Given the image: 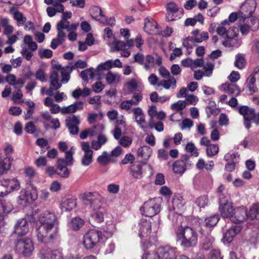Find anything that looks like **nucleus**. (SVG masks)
I'll list each match as a JSON object with an SVG mask.
<instances>
[{
  "mask_svg": "<svg viewBox=\"0 0 259 259\" xmlns=\"http://www.w3.org/2000/svg\"><path fill=\"white\" fill-rule=\"evenodd\" d=\"M36 227L38 241L50 243L58 240V221L54 212L46 211L41 213L37 222Z\"/></svg>",
  "mask_w": 259,
  "mask_h": 259,
  "instance_id": "f257e3e1",
  "label": "nucleus"
},
{
  "mask_svg": "<svg viewBox=\"0 0 259 259\" xmlns=\"http://www.w3.org/2000/svg\"><path fill=\"white\" fill-rule=\"evenodd\" d=\"M176 241L184 247H192L196 245L198 235L193 228L180 226L175 231Z\"/></svg>",
  "mask_w": 259,
  "mask_h": 259,
  "instance_id": "f03ea898",
  "label": "nucleus"
},
{
  "mask_svg": "<svg viewBox=\"0 0 259 259\" xmlns=\"http://www.w3.org/2000/svg\"><path fill=\"white\" fill-rule=\"evenodd\" d=\"M219 204V210L223 218L229 219L236 225L242 221L241 207L233 208L232 203L228 202L227 198H225L222 195L220 196Z\"/></svg>",
  "mask_w": 259,
  "mask_h": 259,
  "instance_id": "7ed1b4c3",
  "label": "nucleus"
},
{
  "mask_svg": "<svg viewBox=\"0 0 259 259\" xmlns=\"http://www.w3.org/2000/svg\"><path fill=\"white\" fill-rule=\"evenodd\" d=\"M159 228V221L152 223L150 220L141 219L138 224L135 225L133 229L137 232L141 239L154 237Z\"/></svg>",
  "mask_w": 259,
  "mask_h": 259,
  "instance_id": "20e7f679",
  "label": "nucleus"
},
{
  "mask_svg": "<svg viewBox=\"0 0 259 259\" xmlns=\"http://www.w3.org/2000/svg\"><path fill=\"white\" fill-rule=\"evenodd\" d=\"M107 238L100 231L95 229L89 230L83 236V244L87 250L100 247Z\"/></svg>",
  "mask_w": 259,
  "mask_h": 259,
  "instance_id": "39448f33",
  "label": "nucleus"
},
{
  "mask_svg": "<svg viewBox=\"0 0 259 259\" xmlns=\"http://www.w3.org/2000/svg\"><path fill=\"white\" fill-rule=\"evenodd\" d=\"M162 202V199L160 197L149 199L140 207L141 213L148 217L155 215L161 211Z\"/></svg>",
  "mask_w": 259,
  "mask_h": 259,
  "instance_id": "423d86ee",
  "label": "nucleus"
},
{
  "mask_svg": "<svg viewBox=\"0 0 259 259\" xmlns=\"http://www.w3.org/2000/svg\"><path fill=\"white\" fill-rule=\"evenodd\" d=\"M83 202L89 203L90 207L94 210L104 208L103 207V197L98 192H86L81 196Z\"/></svg>",
  "mask_w": 259,
  "mask_h": 259,
  "instance_id": "0eeeda50",
  "label": "nucleus"
},
{
  "mask_svg": "<svg viewBox=\"0 0 259 259\" xmlns=\"http://www.w3.org/2000/svg\"><path fill=\"white\" fill-rule=\"evenodd\" d=\"M219 219L218 214L210 215L204 220L198 219L196 221L195 230L198 231L202 235H205V232H210V228L217 225Z\"/></svg>",
  "mask_w": 259,
  "mask_h": 259,
  "instance_id": "6e6552de",
  "label": "nucleus"
},
{
  "mask_svg": "<svg viewBox=\"0 0 259 259\" xmlns=\"http://www.w3.org/2000/svg\"><path fill=\"white\" fill-rule=\"evenodd\" d=\"M15 248L19 253L28 257L34 250L33 243L29 238L19 239L16 243Z\"/></svg>",
  "mask_w": 259,
  "mask_h": 259,
  "instance_id": "1a4fd4ad",
  "label": "nucleus"
},
{
  "mask_svg": "<svg viewBox=\"0 0 259 259\" xmlns=\"http://www.w3.org/2000/svg\"><path fill=\"white\" fill-rule=\"evenodd\" d=\"M259 113H255V109L244 105V124L247 129L251 127V123L258 125Z\"/></svg>",
  "mask_w": 259,
  "mask_h": 259,
  "instance_id": "9d476101",
  "label": "nucleus"
},
{
  "mask_svg": "<svg viewBox=\"0 0 259 259\" xmlns=\"http://www.w3.org/2000/svg\"><path fill=\"white\" fill-rule=\"evenodd\" d=\"M157 252L160 259H176L179 255L177 248L169 245L159 247Z\"/></svg>",
  "mask_w": 259,
  "mask_h": 259,
  "instance_id": "9b49d317",
  "label": "nucleus"
},
{
  "mask_svg": "<svg viewBox=\"0 0 259 259\" xmlns=\"http://www.w3.org/2000/svg\"><path fill=\"white\" fill-rule=\"evenodd\" d=\"M166 19L168 21H175L180 19L183 14V10L179 8L173 2H170L166 5Z\"/></svg>",
  "mask_w": 259,
  "mask_h": 259,
  "instance_id": "f8f14e48",
  "label": "nucleus"
},
{
  "mask_svg": "<svg viewBox=\"0 0 259 259\" xmlns=\"http://www.w3.org/2000/svg\"><path fill=\"white\" fill-rule=\"evenodd\" d=\"M259 27V20L252 15L244 14V35L250 31H254Z\"/></svg>",
  "mask_w": 259,
  "mask_h": 259,
  "instance_id": "ddd939ff",
  "label": "nucleus"
},
{
  "mask_svg": "<svg viewBox=\"0 0 259 259\" xmlns=\"http://www.w3.org/2000/svg\"><path fill=\"white\" fill-rule=\"evenodd\" d=\"M236 23L240 31L243 34V13L241 11L231 13L228 19H225L221 22L223 25L230 26L232 23Z\"/></svg>",
  "mask_w": 259,
  "mask_h": 259,
  "instance_id": "4468645a",
  "label": "nucleus"
},
{
  "mask_svg": "<svg viewBox=\"0 0 259 259\" xmlns=\"http://www.w3.org/2000/svg\"><path fill=\"white\" fill-rule=\"evenodd\" d=\"M133 113V119L137 124L144 131H148V125L145 120V116L140 107L133 108L132 110Z\"/></svg>",
  "mask_w": 259,
  "mask_h": 259,
  "instance_id": "2eb2a0df",
  "label": "nucleus"
},
{
  "mask_svg": "<svg viewBox=\"0 0 259 259\" xmlns=\"http://www.w3.org/2000/svg\"><path fill=\"white\" fill-rule=\"evenodd\" d=\"M142 99L143 96L141 93H134L132 99L122 101L119 105V108L128 112H132L133 109L132 107L138 105Z\"/></svg>",
  "mask_w": 259,
  "mask_h": 259,
  "instance_id": "dca6fc26",
  "label": "nucleus"
},
{
  "mask_svg": "<svg viewBox=\"0 0 259 259\" xmlns=\"http://www.w3.org/2000/svg\"><path fill=\"white\" fill-rule=\"evenodd\" d=\"M0 185L6 188L7 190L4 192L6 195L20 188V183L16 178H4L0 180Z\"/></svg>",
  "mask_w": 259,
  "mask_h": 259,
  "instance_id": "f3484780",
  "label": "nucleus"
},
{
  "mask_svg": "<svg viewBox=\"0 0 259 259\" xmlns=\"http://www.w3.org/2000/svg\"><path fill=\"white\" fill-rule=\"evenodd\" d=\"M31 223L25 218L18 220L14 226V233L18 236L26 235L29 231Z\"/></svg>",
  "mask_w": 259,
  "mask_h": 259,
  "instance_id": "a211bd4d",
  "label": "nucleus"
},
{
  "mask_svg": "<svg viewBox=\"0 0 259 259\" xmlns=\"http://www.w3.org/2000/svg\"><path fill=\"white\" fill-rule=\"evenodd\" d=\"M81 149L84 152V155L81 158V162L83 166H88L93 162V151L91 149L90 144L86 142L81 143Z\"/></svg>",
  "mask_w": 259,
  "mask_h": 259,
  "instance_id": "6ab92c4d",
  "label": "nucleus"
},
{
  "mask_svg": "<svg viewBox=\"0 0 259 259\" xmlns=\"http://www.w3.org/2000/svg\"><path fill=\"white\" fill-rule=\"evenodd\" d=\"M256 79H257V83L259 86V68H258L254 69L253 72L246 80V88L250 92V94L258 92V89L255 85Z\"/></svg>",
  "mask_w": 259,
  "mask_h": 259,
  "instance_id": "aec40b11",
  "label": "nucleus"
},
{
  "mask_svg": "<svg viewBox=\"0 0 259 259\" xmlns=\"http://www.w3.org/2000/svg\"><path fill=\"white\" fill-rule=\"evenodd\" d=\"M186 201L180 195H175L172 200L171 206L169 207V211L172 210L175 213L181 214L184 209Z\"/></svg>",
  "mask_w": 259,
  "mask_h": 259,
  "instance_id": "412c9836",
  "label": "nucleus"
},
{
  "mask_svg": "<svg viewBox=\"0 0 259 259\" xmlns=\"http://www.w3.org/2000/svg\"><path fill=\"white\" fill-rule=\"evenodd\" d=\"M242 229L241 225H235L229 228L227 231L224 234L222 240L224 244H229L232 241L236 235L241 232Z\"/></svg>",
  "mask_w": 259,
  "mask_h": 259,
  "instance_id": "4be33fe9",
  "label": "nucleus"
},
{
  "mask_svg": "<svg viewBox=\"0 0 259 259\" xmlns=\"http://www.w3.org/2000/svg\"><path fill=\"white\" fill-rule=\"evenodd\" d=\"M76 206V199L72 197H66L62 199L60 208L62 211H69Z\"/></svg>",
  "mask_w": 259,
  "mask_h": 259,
  "instance_id": "5701e85b",
  "label": "nucleus"
},
{
  "mask_svg": "<svg viewBox=\"0 0 259 259\" xmlns=\"http://www.w3.org/2000/svg\"><path fill=\"white\" fill-rule=\"evenodd\" d=\"M144 164L138 162L133 164L130 168V173L135 179H141L143 177Z\"/></svg>",
  "mask_w": 259,
  "mask_h": 259,
  "instance_id": "b1692460",
  "label": "nucleus"
},
{
  "mask_svg": "<svg viewBox=\"0 0 259 259\" xmlns=\"http://www.w3.org/2000/svg\"><path fill=\"white\" fill-rule=\"evenodd\" d=\"M41 117L44 119V123L45 126H48L47 122H50L52 125L51 127L56 130L60 127V124L58 118H53L51 114L48 112H45L41 114Z\"/></svg>",
  "mask_w": 259,
  "mask_h": 259,
  "instance_id": "393cba45",
  "label": "nucleus"
},
{
  "mask_svg": "<svg viewBox=\"0 0 259 259\" xmlns=\"http://www.w3.org/2000/svg\"><path fill=\"white\" fill-rule=\"evenodd\" d=\"M67 165L64 163L63 158H59L57 160V174L62 178H67L69 175V171L66 167Z\"/></svg>",
  "mask_w": 259,
  "mask_h": 259,
  "instance_id": "a878e982",
  "label": "nucleus"
},
{
  "mask_svg": "<svg viewBox=\"0 0 259 259\" xmlns=\"http://www.w3.org/2000/svg\"><path fill=\"white\" fill-rule=\"evenodd\" d=\"M57 36L56 38H53L52 40L51 47L55 49L57 47L63 44L66 36V32L64 30L57 28Z\"/></svg>",
  "mask_w": 259,
  "mask_h": 259,
  "instance_id": "bb28decb",
  "label": "nucleus"
},
{
  "mask_svg": "<svg viewBox=\"0 0 259 259\" xmlns=\"http://www.w3.org/2000/svg\"><path fill=\"white\" fill-rule=\"evenodd\" d=\"M157 24L152 18H147L145 20L144 30L149 34H154L157 32Z\"/></svg>",
  "mask_w": 259,
  "mask_h": 259,
  "instance_id": "cd10ccee",
  "label": "nucleus"
},
{
  "mask_svg": "<svg viewBox=\"0 0 259 259\" xmlns=\"http://www.w3.org/2000/svg\"><path fill=\"white\" fill-rule=\"evenodd\" d=\"M92 17L99 21L100 23H104L106 20V17L102 14L101 8L98 6H93L90 10Z\"/></svg>",
  "mask_w": 259,
  "mask_h": 259,
  "instance_id": "c85d7f7f",
  "label": "nucleus"
},
{
  "mask_svg": "<svg viewBox=\"0 0 259 259\" xmlns=\"http://www.w3.org/2000/svg\"><path fill=\"white\" fill-rule=\"evenodd\" d=\"M72 13L70 12H63L62 19L57 24V28L65 31V29L70 26V22L68 20L71 18Z\"/></svg>",
  "mask_w": 259,
  "mask_h": 259,
  "instance_id": "c756f323",
  "label": "nucleus"
},
{
  "mask_svg": "<svg viewBox=\"0 0 259 259\" xmlns=\"http://www.w3.org/2000/svg\"><path fill=\"white\" fill-rule=\"evenodd\" d=\"M83 107V104L82 102H76L67 107H63L61 111L63 114L72 113L82 109Z\"/></svg>",
  "mask_w": 259,
  "mask_h": 259,
  "instance_id": "7c9ffc66",
  "label": "nucleus"
},
{
  "mask_svg": "<svg viewBox=\"0 0 259 259\" xmlns=\"http://www.w3.org/2000/svg\"><path fill=\"white\" fill-rule=\"evenodd\" d=\"M152 153V149L148 146H141L137 151L138 156L144 160H147L151 156Z\"/></svg>",
  "mask_w": 259,
  "mask_h": 259,
  "instance_id": "2f4dec72",
  "label": "nucleus"
},
{
  "mask_svg": "<svg viewBox=\"0 0 259 259\" xmlns=\"http://www.w3.org/2000/svg\"><path fill=\"white\" fill-rule=\"evenodd\" d=\"M14 209L13 204L9 201H0V216L4 217L11 212Z\"/></svg>",
  "mask_w": 259,
  "mask_h": 259,
  "instance_id": "473e14b6",
  "label": "nucleus"
},
{
  "mask_svg": "<svg viewBox=\"0 0 259 259\" xmlns=\"http://www.w3.org/2000/svg\"><path fill=\"white\" fill-rule=\"evenodd\" d=\"M186 169V163L183 160L175 161L172 164V170L176 174L182 175Z\"/></svg>",
  "mask_w": 259,
  "mask_h": 259,
  "instance_id": "72a5a7b5",
  "label": "nucleus"
},
{
  "mask_svg": "<svg viewBox=\"0 0 259 259\" xmlns=\"http://www.w3.org/2000/svg\"><path fill=\"white\" fill-rule=\"evenodd\" d=\"M11 162L9 159L5 158V156L0 155V175L6 174L11 168Z\"/></svg>",
  "mask_w": 259,
  "mask_h": 259,
  "instance_id": "f704fd0d",
  "label": "nucleus"
},
{
  "mask_svg": "<svg viewBox=\"0 0 259 259\" xmlns=\"http://www.w3.org/2000/svg\"><path fill=\"white\" fill-rule=\"evenodd\" d=\"M221 90L233 96H237L240 92L239 89L235 84L229 83H225L222 84L221 86Z\"/></svg>",
  "mask_w": 259,
  "mask_h": 259,
  "instance_id": "c9c22d12",
  "label": "nucleus"
},
{
  "mask_svg": "<svg viewBox=\"0 0 259 259\" xmlns=\"http://www.w3.org/2000/svg\"><path fill=\"white\" fill-rule=\"evenodd\" d=\"M84 221L79 217L72 218L68 222V226L74 231L79 230L84 225Z\"/></svg>",
  "mask_w": 259,
  "mask_h": 259,
  "instance_id": "e433bc0d",
  "label": "nucleus"
},
{
  "mask_svg": "<svg viewBox=\"0 0 259 259\" xmlns=\"http://www.w3.org/2000/svg\"><path fill=\"white\" fill-rule=\"evenodd\" d=\"M238 31H235L233 34H230V32H228L227 37L229 38V39L224 41L223 42V45L226 47H232V48H238L240 46V43H238L237 45L233 44V41L236 40V37L238 36Z\"/></svg>",
  "mask_w": 259,
  "mask_h": 259,
  "instance_id": "4c0bfd02",
  "label": "nucleus"
},
{
  "mask_svg": "<svg viewBox=\"0 0 259 259\" xmlns=\"http://www.w3.org/2000/svg\"><path fill=\"white\" fill-rule=\"evenodd\" d=\"M191 33L195 42H201L208 38V33L207 32L203 31L200 33V31L198 29L193 30Z\"/></svg>",
  "mask_w": 259,
  "mask_h": 259,
  "instance_id": "58836bf2",
  "label": "nucleus"
},
{
  "mask_svg": "<svg viewBox=\"0 0 259 259\" xmlns=\"http://www.w3.org/2000/svg\"><path fill=\"white\" fill-rule=\"evenodd\" d=\"M11 12L13 15L14 19L17 21L18 26H21L24 24L27 19L21 12L16 9L11 10Z\"/></svg>",
  "mask_w": 259,
  "mask_h": 259,
  "instance_id": "ea45409f",
  "label": "nucleus"
},
{
  "mask_svg": "<svg viewBox=\"0 0 259 259\" xmlns=\"http://www.w3.org/2000/svg\"><path fill=\"white\" fill-rule=\"evenodd\" d=\"M50 86L53 87L55 90H58L62 86L59 82V71H53L50 75Z\"/></svg>",
  "mask_w": 259,
  "mask_h": 259,
  "instance_id": "a19ab883",
  "label": "nucleus"
},
{
  "mask_svg": "<svg viewBox=\"0 0 259 259\" xmlns=\"http://www.w3.org/2000/svg\"><path fill=\"white\" fill-rule=\"evenodd\" d=\"M17 201L19 205L24 206L26 205L27 203L30 201L28 191L25 189H21Z\"/></svg>",
  "mask_w": 259,
  "mask_h": 259,
  "instance_id": "79ce46f5",
  "label": "nucleus"
},
{
  "mask_svg": "<svg viewBox=\"0 0 259 259\" xmlns=\"http://www.w3.org/2000/svg\"><path fill=\"white\" fill-rule=\"evenodd\" d=\"M210 232H205L204 238L203 239L202 247V249L207 250L212 247L214 238L209 235Z\"/></svg>",
  "mask_w": 259,
  "mask_h": 259,
  "instance_id": "37998d69",
  "label": "nucleus"
},
{
  "mask_svg": "<svg viewBox=\"0 0 259 259\" xmlns=\"http://www.w3.org/2000/svg\"><path fill=\"white\" fill-rule=\"evenodd\" d=\"M256 7V3L254 0H245L244 2V11L248 15H252Z\"/></svg>",
  "mask_w": 259,
  "mask_h": 259,
  "instance_id": "c03bdc74",
  "label": "nucleus"
},
{
  "mask_svg": "<svg viewBox=\"0 0 259 259\" xmlns=\"http://www.w3.org/2000/svg\"><path fill=\"white\" fill-rule=\"evenodd\" d=\"M115 222L113 220L107 221L104 227V232L110 237L115 232L116 228Z\"/></svg>",
  "mask_w": 259,
  "mask_h": 259,
  "instance_id": "a18cd8bd",
  "label": "nucleus"
},
{
  "mask_svg": "<svg viewBox=\"0 0 259 259\" xmlns=\"http://www.w3.org/2000/svg\"><path fill=\"white\" fill-rule=\"evenodd\" d=\"M115 50H123L126 47H131L134 45V40L130 39L126 42L122 41H116L113 42Z\"/></svg>",
  "mask_w": 259,
  "mask_h": 259,
  "instance_id": "49530a36",
  "label": "nucleus"
},
{
  "mask_svg": "<svg viewBox=\"0 0 259 259\" xmlns=\"http://www.w3.org/2000/svg\"><path fill=\"white\" fill-rule=\"evenodd\" d=\"M247 218L251 220H254L259 214V205L256 203L253 204L249 208L248 211L245 212Z\"/></svg>",
  "mask_w": 259,
  "mask_h": 259,
  "instance_id": "de8ad7c7",
  "label": "nucleus"
},
{
  "mask_svg": "<svg viewBox=\"0 0 259 259\" xmlns=\"http://www.w3.org/2000/svg\"><path fill=\"white\" fill-rule=\"evenodd\" d=\"M106 210L104 208L94 210L91 214L92 218L97 222L101 223L103 222Z\"/></svg>",
  "mask_w": 259,
  "mask_h": 259,
  "instance_id": "09e8293b",
  "label": "nucleus"
},
{
  "mask_svg": "<svg viewBox=\"0 0 259 259\" xmlns=\"http://www.w3.org/2000/svg\"><path fill=\"white\" fill-rule=\"evenodd\" d=\"M181 214L175 213L172 210L169 211L168 214V219L171 222L173 226H178V227L182 225V217Z\"/></svg>",
  "mask_w": 259,
  "mask_h": 259,
  "instance_id": "8fccbe9b",
  "label": "nucleus"
},
{
  "mask_svg": "<svg viewBox=\"0 0 259 259\" xmlns=\"http://www.w3.org/2000/svg\"><path fill=\"white\" fill-rule=\"evenodd\" d=\"M220 25L221 26H218L216 29V32L220 35L223 36L226 34L228 36L229 32H230V33L231 31H233V33L236 31H239V29L236 27H232L227 30V28L225 27L226 26H227V25H223L221 23Z\"/></svg>",
  "mask_w": 259,
  "mask_h": 259,
  "instance_id": "3c124183",
  "label": "nucleus"
},
{
  "mask_svg": "<svg viewBox=\"0 0 259 259\" xmlns=\"http://www.w3.org/2000/svg\"><path fill=\"white\" fill-rule=\"evenodd\" d=\"M1 25L4 29V34L10 35L14 31V27L9 24V20L7 18H3L1 21Z\"/></svg>",
  "mask_w": 259,
  "mask_h": 259,
  "instance_id": "603ef678",
  "label": "nucleus"
},
{
  "mask_svg": "<svg viewBox=\"0 0 259 259\" xmlns=\"http://www.w3.org/2000/svg\"><path fill=\"white\" fill-rule=\"evenodd\" d=\"M78 26L77 24H71L68 27L66 28L65 30L69 32L68 35V39L71 41H74L76 39L77 34L75 32Z\"/></svg>",
  "mask_w": 259,
  "mask_h": 259,
  "instance_id": "864d4df0",
  "label": "nucleus"
},
{
  "mask_svg": "<svg viewBox=\"0 0 259 259\" xmlns=\"http://www.w3.org/2000/svg\"><path fill=\"white\" fill-rule=\"evenodd\" d=\"M80 75L82 79L84 80V82L83 83V85H85L88 81L89 77L91 79H93L94 77V72L93 71V68H90L89 69H87L82 71L80 73Z\"/></svg>",
  "mask_w": 259,
  "mask_h": 259,
  "instance_id": "5fc2aeb1",
  "label": "nucleus"
},
{
  "mask_svg": "<svg viewBox=\"0 0 259 259\" xmlns=\"http://www.w3.org/2000/svg\"><path fill=\"white\" fill-rule=\"evenodd\" d=\"M52 250L48 247L40 248L37 255L40 259H51Z\"/></svg>",
  "mask_w": 259,
  "mask_h": 259,
  "instance_id": "6e6d98bb",
  "label": "nucleus"
},
{
  "mask_svg": "<svg viewBox=\"0 0 259 259\" xmlns=\"http://www.w3.org/2000/svg\"><path fill=\"white\" fill-rule=\"evenodd\" d=\"M111 157L109 154L106 151L102 152V154L100 155L97 158L98 162L102 165H106L111 160Z\"/></svg>",
  "mask_w": 259,
  "mask_h": 259,
  "instance_id": "4d7b16f0",
  "label": "nucleus"
},
{
  "mask_svg": "<svg viewBox=\"0 0 259 259\" xmlns=\"http://www.w3.org/2000/svg\"><path fill=\"white\" fill-rule=\"evenodd\" d=\"M219 151V148L218 145L210 144L208 145L206 148V154L208 157H212L216 155Z\"/></svg>",
  "mask_w": 259,
  "mask_h": 259,
  "instance_id": "13d9d810",
  "label": "nucleus"
},
{
  "mask_svg": "<svg viewBox=\"0 0 259 259\" xmlns=\"http://www.w3.org/2000/svg\"><path fill=\"white\" fill-rule=\"evenodd\" d=\"M157 111H156V107L155 106H151L149 107L148 110V113L150 118L149 121L148 125H153L155 123V117L156 116Z\"/></svg>",
  "mask_w": 259,
  "mask_h": 259,
  "instance_id": "bf43d9fd",
  "label": "nucleus"
},
{
  "mask_svg": "<svg viewBox=\"0 0 259 259\" xmlns=\"http://www.w3.org/2000/svg\"><path fill=\"white\" fill-rule=\"evenodd\" d=\"M24 42L32 51L36 50L37 48L36 43L32 40V37L30 35H26L24 38Z\"/></svg>",
  "mask_w": 259,
  "mask_h": 259,
  "instance_id": "052dcab7",
  "label": "nucleus"
},
{
  "mask_svg": "<svg viewBox=\"0 0 259 259\" xmlns=\"http://www.w3.org/2000/svg\"><path fill=\"white\" fill-rule=\"evenodd\" d=\"M176 80L174 77L170 78L167 80L161 81V84L165 89H169L170 87L175 88L176 87Z\"/></svg>",
  "mask_w": 259,
  "mask_h": 259,
  "instance_id": "680f3d73",
  "label": "nucleus"
},
{
  "mask_svg": "<svg viewBox=\"0 0 259 259\" xmlns=\"http://www.w3.org/2000/svg\"><path fill=\"white\" fill-rule=\"evenodd\" d=\"M186 106V102L185 101L179 100L177 102L172 104L170 106L171 110L176 111H181Z\"/></svg>",
  "mask_w": 259,
  "mask_h": 259,
  "instance_id": "e2e57ef3",
  "label": "nucleus"
},
{
  "mask_svg": "<svg viewBox=\"0 0 259 259\" xmlns=\"http://www.w3.org/2000/svg\"><path fill=\"white\" fill-rule=\"evenodd\" d=\"M35 76L36 78L41 82L47 81V75L45 72V69L40 67L38 68L36 71Z\"/></svg>",
  "mask_w": 259,
  "mask_h": 259,
  "instance_id": "0e129e2a",
  "label": "nucleus"
},
{
  "mask_svg": "<svg viewBox=\"0 0 259 259\" xmlns=\"http://www.w3.org/2000/svg\"><path fill=\"white\" fill-rule=\"evenodd\" d=\"M96 126H94L93 128L85 129L80 134V138L81 139H85L88 136H93L96 134L95 129Z\"/></svg>",
  "mask_w": 259,
  "mask_h": 259,
  "instance_id": "69168bd1",
  "label": "nucleus"
},
{
  "mask_svg": "<svg viewBox=\"0 0 259 259\" xmlns=\"http://www.w3.org/2000/svg\"><path fill=\"white\" fill-rule=\"evenodd\" d=\"M208 199L205 195L201 196L196 200V204L200 208H204L208 204Z\"/></svg>",
  "mask_w": 259,
  "mask_h": 259,
  "instance_id": "338daca9",
  "label": "nucleus"
},
{
  "mask_svg": "<svg viewBox=\"0 0 259 259\" xmlns=\"http://www.w3.org/2000/svg\"><path fill=\"white\" fill-rule=\"evenodd\" d=\"M186 150L188 152H190L191 155L194 157H197L199 155L197 149L193 143H188L186 146Z\"/></svg>",
  "mask_w": 259,
  "mask_h": 259,
  "instance_id": "774afa93",
  "label": "nucleus"
}]
</instances>
